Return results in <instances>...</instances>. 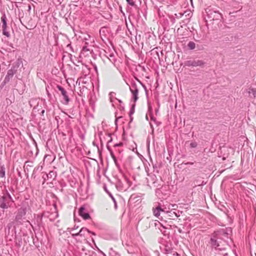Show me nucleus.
Masks as SVG:
<instances>
[{
    "instance_id": "nucleus-8",
    "label": "nucleus",
    "mask_w": 256,
    "mask_h": 256,
    "mask_svg": "<svg viewBox=\"0 0 256 256\" xmlns=\"http://www.w3.org/2000/svg\"><path fill=\"white\" fill-rule=\"evenodd\" d=\"M153 213L156 217H158L160 214L164 216V214H165V210L164 209L162 208L160 204H158V206H156L155 208H153Z\"/></svg>"
},
{
    "instance_id": "nucleus-37",
    "label": "nucleus",
    "mask_w": 256,
    "mask_h": 256,
    "mask_svg": "<svg viewBox=\"0 0 256 256\" xmlns=\"http://www.w3.org/2000/svg\"><path fill=\"white\" fill-rule=\"evenodd\" d=\"M160 192V188H156V194H158V193H159Z\"/></svg>"
},
{
    "instance_id": "nucleus-18",
    "label": "nucleus",
    "mask_w": 256,
    "mask_h": 256,
    "mask_svg": "<svg viewBox=\"0 0 256 256\" xmlns=\"http://www.w3.org/2000/svg\"><path fill=\"white\" fill-rule=\"evenodd\" d=\"M110 156H111V157L112 158V160H114V162L116 168L118 169H120V164H118L116 157L115 156L114 154V153L112 152H110Z\"/></svg>"
},
{
    "instance_id": "nucleus-22",
    "label": "nucleus",
    "mask_w": 256,
    "mask_h": 256,
    "mask_svg": "<svg viewBox=\"0 0 256 256\" xmlns=\"http://www.w3.org/2000/svg\"><path fill=\"white\" fill-rule=\"evenodd\" d=\"M0 177H5V168L3 166H0Z\"/></svg>"
},
{
    "instance_id": "nucleus-41",
    "label": "nucleus",
    "mask_w": 256,
    "mask_h": 256,
    "mask_svg": "<svg viewBox=\"0 0 256 256\" xmlns=\"http://www.w3.org/2000/svg\"><path fill=\"white\" fill-rule=\"evenodd\" d=\"M107 148L110 151V152H111V149H110V146H107Z\"/></svg>"
},
{
    "instance_id": "nucleus-26",
    "label": "nucleus",
    "mask_w": 256,
    "mask_h": 256,
    "mask_svg": "<svg viewBox=\"0 0 256 256\" xmlns=\"http://www.w3.org/2000/svg\"><path fill=\"white\" fill-rule=\"evenodd\" d=\"M215 15L214 16L216 20H221L222 18V15L218 12H214Z\"/></svg>"
},
{
    "instance_id": "nucleus-5",
    "label": "nucleus",
    "mask_w": 256,
    "mask_h": 256,
    "mask_svg": "<svg viewBox=\"0 0 256 256\" xmlns=\"http://www.w3.org/2000/svg\"><path fill=\"white\" fill-rule=\"evenodd\" d=\"M206 62L202 60H186L184 62V64L187 66H200L203 67L205 64Z\"/></svg>"
},
{
    "instance_id": "nucleus-23",
    "label": "nucleus",
    "mask_w": 256,
    "mask_h": 256,
    "mask_svg": "<svg viewBox=\"0 0 256 256\" xmlns=\"http://www.w3.org/2000/svg\"><path fill=\"white\" fill-rule=\"evenodd\" d=\"M136 0H126V2L129 5L134 8L136 7Z\"/></svg>"
},
{
    "instance_id": "nucleus-2",
    "label": "nucleus",
    "mask_w": 256,
    "mask_h": 256,
    "mask_svg": "<svg viewBox=\"0 0 256 256\" xmlns=\"http://www.w3.org/2000/svg\"><path fill=\"white\" fill-rule=\"evenodd\" d=\"M13 202L11 195L6 191V193L0 198V208L4 210L7 209L10 206Z\"/></svg>"
},
{
    "instance_id": "nucleus-42",
    "label": "nucleus",
    "mask_w": 256,
    "mask_h": 256,
    "mask_svg": "<svg viewBox=\"0 0 256 256\" xmlns=\"http://www.w3.org/2000/svg\"><path fill=\"white\" fill-rule=\"evenodd\" d=\"M82 50H84V51H85V50H88L86 48V47H84H84H83Z\"/></svg>"
},
{
    "instance_id": "nucleus-15",
    "label": "nucleus",
    "mask_w": 256,
    "mask_h": 256,
    "mask_svg": "<svg viewBox=\"0 0 256 256\" xmlns=\"http://www.w3.org/2000/svg\"><path fill=\"white\" fill-rule=\"evenodd\" d=\"M1 22H2V28H7V19L5 14L2 16Z\"/></svg>"
},
{
    "instance_id": "nucleus-39",
    "label": "nucleus",
    "mask_w": 256,
    "mask_h": 256,
    "mask_svg": "<svg viewBox=\"0 0 256 256\" xmlns=\"http://www.w3.org/2000/svg\"><path fill=\"white\" fill-rule=\"evenodd\" d=\"M67 48H70L71 50H72V46H71V44H68V46H67Z\"/></svg>"
},
{
    "instance_id": "nucleus-46",
    "label": "nucleus",
    "mask_w": 256,
    "mask_h": 256,
    "mask_svg": "<svg viewBox=\"0 0 256 256\" xmlns=\"http://www.w3.org/2000/svg\"><path fill=\"white\" fill-rule=\"evenodd\" d=\"M178 232H179L180 233H182V230H180V229H179V230H178Z\"/></svg>"
},
{
    "instance_id": "nucleus-43",
    "label": "nucleus",
    "mask_w": 256,
    "mask_h": 256,
    "mask_svg": "<svg viewBox=\"0 0 256 256\" xmlns=\"http://www.w3.org/2000/svg\"><path fill=\"white\" fill-rule=\"evenodd\" d=\"M44 110H42V112H41V114H44Z\"/></svg>"
},
{
    "instance_id": "nucleus-54",
    "label": "nucleus",
    "mask_w": 256,
    "mask_h": 256,
    "mask_svg": "<svg viewBox=\"0 0 256 256\" xmlns=\"http://www.w3.org/2000/svg\"><path fill=\"white\" fill-rule=\"evenodd\" d=\"M95 70H96V72L97 71V68L96 67L95 68Z\"/></svg>"
},
{
    "instance_id": "nucleus-35",
    "label": "nucleus",
    "mask_w": 256,
    "mask_h": 256,
    "mask_svg": "<svg viewBox=\"0 0 256 256\" xmlns=\"http://www.w3.org/2000/svg\"><path fill=\"white\" fill-rule=\"evenodd\" d=\"M31 9H32L31 5H30V4H28V12H30V10H31Z\"/></svg>"
},
{
    "instance_id": "nucleus-3",
    "label": "nucleus",
    "mask_w": 256,
    "mask_h": 256,
    "mask_svg": "<svg viewBox=\"0 0 256 256\" xmlns=\"http://www.w3.org/2000/svg\"><path fill=\"white\" fill-rule=\"evenodd\" d=\"M56 87L60 92V94L62 96L63 100L62 101V103L65 105L68 104L70 101V99L69 98L67 91L64 88L59 84H56Z\"/></svg>"
},
{
    "instance_id": "nucleus-40",
    "label": "nucleus",
    "mask_w": 256,
    "mask_h": 256,
    "mask_svg": "<svg viewBox=\"0 0 256 256\" xmlns=\"http://www.w3.org/2000/svg\"><path fill=\"white\" fill-rule=\"evenodd\" d=\"M124 180H126V182H127L128 183L130 182L129 180L128 179V178L124 177Z\"/></svg>"
},
{
    "instance_id": "nucleus-33",
    "label": "nucleus",
    "mask_w": 256,
    "mask_h": 256,
    "mask_svg": "<svg viewBox=\"0 0 256 256\" xmlns=\"http://www.w3.org/2000/svg\"><path fill=\"white\" fill-rule=\"evenodd\" d=\"M134 110L130 108V112H129L130 116H131L132 114H134Z\"/></svg>"
},
{
    "instance_id": "nucleus-52",
    "label": "nucleus",
    "mask_w": 256,
    "mask_h": 256,
    "mask_svg": "<svg viewBox=\"0 0 256 256\" xmlns=\"http://www.w3.org/2000/svg\"><path fill=\"white\" fill-rule=\"evenodd\" d=\"M58 216V214L57 212L56 213V217H57Z\"/></svg>"
},
{
    "instance_id": "nucleus-17",
    "label": "nucleus",
    "mask_w": 256,
    "mask_h": 256,
    "mask_svg": "<svg viewBox=\"0 0 256 256\" xmlns=\"http://www.w3.org/2000/svg\"><path fill=\"white\" fill-rule=\"evenodd\" d=\"M116 186L118 190H125L126 188L124 186L123 184L121 181L118 180L116 184Z\"/></svg>"
},
{
    "instance_id": "nucleus-53",
    "label": "nucleus",
    "mask_w": 256,
    "mask_h": 256,
    "mask_svg": "<svg viewBox=\"0 0 256 256\" xmlns=\"http://www.w3.org/2000/svg\"><path fill=\"white\" fill-rule=\"evenodd\" d=\"M110 197H111L112 198V196H113L111 194H110Z\"/></svg>"
},
{
    "instance_id": "nucleus-20",
    "label": "nucleus",
    "mask_w": 256,
    "mask_h": 256,
    "mask_svg": "<svg viewBox=\"0 0 256 256\" xmlns=\"http://www.w3.org/2000/svg\"><path fill=\"white\" fill-rule=\"evenodd\" d=\"M188 47L190 50H193L196 48V44L192 41H190L188 44Z\"/></svg>"
},
{
    "instance_id": "nucleus-56",
    "label": "nucleus",
    "mask_w": 256,
    "mask_h": 256,
    "mask_svg": "<svg viewBox=\"0 0 256 256\" xmlns=\"http://www.w3.org/2000/svg\"><path fill=\"white\" fill-rule=\"evenodd\" d=\"M0 256H2V255L0 254Z\"/></svg>"
},
{
    "instance_id": "nucleus-44",
    "label": "nucleus",
    "mask_w": 256,
    "mask_h": 256,
    "mask_svg": "<svg viewBox=\"0 0 256 256\" xmlns=\"http://www.w3.org/2000/svg\"><path fill=\"white\" fill-rule=\"evenodd\" d=\"M132 118H132V116H130V122H131L132 120Z\"/></svg>"
},
{
    "instance_id": "nucleus-1",
    "label": "nucleus",
    "mask_w": 256,
    "mask_h": 256,
    "mask_svg": "<svg viewBox=\"0 0 256 256\" xmlns=\"http://www.w3.org/2000/svg\"><path fill=\"white\" fill-rule=\"evenodd\" d=\"M226 238H228V234L224 230H220L212 234L209 244L212 248L223 251L226 250L224 244Z\"/></svg>"
},
{
    "instance_id": "nucleus-47",
    "label": "nucleus",
    "mask_w": 256,
    "mask_h": 256,
    "mask_svg": "<svg viewBox=\"0 0 256 256\" xmlns=\"http://www.w3.org/2000/svg\"><path fill=\"white\" fill-rule=\"evenodd\" d=\"M151 120H154V118L153 116H152V118H151Z\"/></svg>"
},
{
    "instance_id": "nucleus-27",
    "label": "nucleus",
    "mask_w": 256,
    "mask_h": 256,
    "mask_svg": "<svg viewBox=\"0 0 256 256\" xmlns=\"http://www.w3.org/2000/svg\"><path fill=\"white\" fill-rule=\"evenodd\" d=\"M2 30L3 34L6 36L7 38H9L10 36V34L9 32L7 31L6 28H2Z\"/></svg>"
},
{
    "instance_id": "nucleus-14",
    "label": "nucleus",
    "mask_w": 256,
    "mask_h": 256,
    "mask_svg": "<svg viewBox=\"0 0 256 256\" xmlns=\"http://www.w3.org/2000/svg\"><path fill=\"white\" fill-rule=\"evenodd\" d=\"M14 74V70L13 69L8 70L7 74L5 78V80L8 81L10 78H12Z\"/></svg>"
},
{
    "instance_id": "nucleus-32",
    "label": "nucleus",
    "mask_w": 256,
    "mask_h": 256,
    "mask_svg": "<svg viewBox=\"0 0 256 256\" xmlns=\"http://www.w3.org/2000/svg\"><path fill=\"white\" fill-rule=\"evenodd\" d=\"M123 145V143L122 142H119L118 144H114V147H118V146H121Z\"/></svg>"
},
{
    "instance_id": "nucleus-36",
    "label": "nucleus",
    "mask_w": 256,
    "mask_h": 256,
    "mask_svg": "<svg viewBox=\"0 0 256 256\" xmlns=\"http://www.w3.org/2000/svg\"><path fill=\"white\" fill-rule=\"evenodd\" d=\"M193 164H194V162H188L185 164H186V165H188V164L192 165Z\"/></svg>"
},
{
    "instance_id": "nucleus-49",
    "label": "nucleus",
    "mask_w": 256,
    "mask_h": 256,
    "mask_svg": "<svg viewBox=\"0 0 256 256\" xmlns=\"http://www.w3.org/2000/svg\"><path fill=\"white\" fill-rule=\"evenodd\" d=\"M117 122H118V118H116L115 120V123L116 124Z\"/></svg>"
},
{
    "instance_id": "nucleus-13",
    "label": "nucleus",
    "mask_w": 256,
    "mask_h": 256,
    "mask_svg": "<svg viewBox=\"0 0 256 256\" xmlns=\"http://www.w3.org/2000/svg\"><path fill=\"white\" fill-rule=\"evenodd\" d=\"M247 92L248 93V96L250 98H254L256 97V88H249Z\"/></svg>"
},
{
    "instance_id": "nucleus-25",
    "label": "nucleus",
    "mask_w": 256,
    "mask_h": 256,
    "mask_svg": "<svg viewBox=\"0 0 256 256\" xmlns=\"http://www.w3.org/2000/svg\"><path fill=\"white\" fill-rule=\"evenodd\" d=\"M109 60L112 63L114 64L116 62V58L113 54H110L108 58Z\"/></svg>"
},
{
    "instance_id": "nucleus-10",
    "label": "nucleus",
    "mask_w": 256,
    "mask_h": 256,
    "mask_svg": "<svg viewBox=\"0 0 256 256\" xmlns=\"http://www.w3.org/2000/svg\"><path fill=\"white\" fill-rule=\"evenodd\" d=\"M49 214L48 212H44L43 213H42L40 214H38L37 215L36 217V221L38 222V226H40L41 224H42V220L43 217H46L48 218L49 216L48 214Z\"/></svg>"
},
{
    "instance_id": "nucleus-24",
    "label": "nucleus",
    "mask_w": 256,
    "mask_h": 256,
    "mask_svg": "<svg viewBox=\"0 0 256 256\" xmlns=\"http://www.w3.org/2000/svg\"><path fill=\"white\" fill-rule=\"evenodd\" d=\"M154 225L156 226H157L159 228V226H161L162 227H163L164 228H168V226H164V225L160 223V222L158 221H156V222H154Z\"/></svg>"
},
{
    "instance_id": "nucleus-38",
    "label": "nucleus",
    "mask_w": 256,
    "mask_h": 256,
    "mask_svg": "<svg viewBox=\"0 0 256 256\" xmlns=\"http://www.w3.org/2000/svg\"><path fill=\"white\" fill-rule=\"evenodd\" d=\"M136 104H134L132 106L131 109L134 110Z\"/></svg>"
},
{
    "instance_id": "nucleus-50",
    "label": "nucleus",
    "mask_w": 256,
    "mask_h": 256,
    "mask_svg": "<svg viewBox=\"0 0 256 256\" xmlns=\"http://www.w3.org/2000/svg\"><path fill=\"white\" fill-rule=\"evenodd\" d=\"M112 140V138H110V140L108 142H111Z\"/></svg>"
},
{
    "instance_id": "nucleus-19",
    "label": "nucleus",
    "mask_w": 256,
    "mask_h": 256,
    "mask_svg": "<svg viewBox=\"0 0 256 256\" xmlns=\"http://www.w3.org/2000/svg\"><path fill=\"white\" fill-rule=\"evenodd\" d=\"M116 95V93L114 92H110V94H109V97H110V102L113 104L114 102V99H116V100H117V98H116L114 97ZM112 106H114V104H112Z\"/></svg>"
},
{
    "instance_id": "nucleus-11",
    "label": "nucleus",
    "mask_w": 256,
    "mask_h": 256,
    "mask_svg": "<svg viewBox=\"0 0 256 256\" xmlns=\"http://www.w3.org/2000/svg\"><path fill=\"white\" fill-rule=\"evenodd\" d=\"M164 216L168 218L169 219H174V209L171 210L170 211H165V214H164Z\"/></svg>"
},
{
    "instance_id": "nucleus-48",
    "label": "nucleus",
    "mask_w": 256,
    "mask_h": 256,
    "mask_svg": "<svg viewBox=\"0 0 256 256\" xmlns=\"http://www.w3.org/2000/svg\"><path fill=\"white\" fill-rule=\"evenodd\" d=\"M10 46H11V47H12V48H14V47H13V46H12V44H10Z\"/></svg>"
},
{
    "instance_id": "nucleus-6",
    "label": "nucleus",
    "mask_w": 256,
    "mask_h": 256,
    "mask_svg": "<svg viewBox=\"0 0 256 256\" xmlns=\"http://www.w3.org/2000/svg\"><path fill=\"white\" fill-rule=\"evenodd\" d=\"M88 206L86 205H83L79 208V215L84 220H88L90 218L89 212L88 210Z\"/></svg>"
},
{
    "instance_id": "nucleus-4",
    "label": "nucleus",
    "mask_w": 256,
    "mask_h": 256,
    "mask_svg": "<svg viewBox=\"0 0 256 256\" xmlns=\"http://www.w3.org/2000/svg\"><path fill=\"white\" fill-rule=\"evenodd\" d=\"M130 90L132 94V99L135 103L138 100V88L135 82H131L130 86Z\"/></svg>"
},
{
    "instance_id": "nucleus-34",
    "label": "nucleus",
    "mask_w": 256,
    "mask_h": 256,
    "mask_svg": "<svg viewBox=\"0 0 256 256\" xmlns=\"http://www.w3.org/2000/svg\"><path fill=\"white\" fill-rule=\"evenodd\" d=\"M165 251L166 254H170L171 252V250L170 248H166Z\"/></svg>"
},
{
    "instance_id": "nucleus-28",
    "label": "nucleus",
    "mask_w": 256,
    "mask_h": 256,
    "mask_svg": "<svg viewBox=\"0 0 256 256\" xmlns=\"http://www.w3.org/2000/svg\"><path fill=\"white\" fill-rule=\"evenodd\" d=\"M182 214V211H180L174 209V216L176 218H178L180 216V214Z\"/></svg>"
},
{
    "instance_id": "nucleus-21",
    "label": "nucleus",
    "mask_w": 256,
    "mask_h": 256,
    "mask_svg": "<svg viewBox=\"0 0 256 256\" xmlns=\"http://www.w3.org/2000/svg\"><path fill=\"white\" fill-rule=\"evenodd\" d=\"M109 256H120V255L112 248H110L108 252Z\"/></svg>"
},
{
    "instance_id": "nucleus-45",
    "label": "nucleus",
    "mask_w": 256,
    "mask_h": 256,
    "mask_svg": "<svg viewBox=\"0 0 256 256\" xmlns=\"http://www.w3.org/2000/svg\"><path fill=\"white\" fill-rule=\"evenodd\" d=\"M116 100H118V102H120V103H122V101L120 100H118L117 99Z\"/></svg>"
},
{
    "instance_id": "nucleus-31",
    "label": "nucleus",
    "mask_w": 256,
    "mask_h": 256,
    "mask_svg": "<svg viewBox=\"0 0 256 256\" xmlns=\"http://www.w3.org/2000/svg\"><path fill=\"white\" fill-rule=\"evenodd\" d=\"M112 200L114 204V208L116 210L118 208L117 204H116V200L115 198H114V196H112Z\"/></svg>"
},
{
    "instance_id": "nucleus-30",
    "label": "nucleus",
    "mask_w": 256,
    "mask_h": 256,
    "mask_svg": "<svg viewBox=\"0 0 256 256\" xmlns=\"http://www.w3.org/2000/svg\"><path fill=\"white\" fill-rule=\"evenodd\" d=\"M136 80L140 82V85L142 86L144 88V89L145 91H146V92L147 93V89H146V86H145V84H144L140 80H138V79L136 78Z\"/></svg>"
},
{
    "instance_id": "nucleus-9",
    "label": "nucleus",
    "mask_w": 256,
    "mask_h": 256,
    "mask_svg": "<svg viewBox=\"0 0 256 256\" xmlns=\"http://www.w3.org/2000/svg\"><path fill=\"white\" fill-rule=\"evenodd\" d=\"M86 232H88L92 234V235H96L94 232L90 231L88 228H82L76 234H72V236L73 238H74L76 236H84Z\"/></svg>"
},
{
    "instance_id": "nucleus-51",
    "label": "nucleus",
    "mask_w": 256,
    "mask_h": 256,
    "mask_svg": "<svg viewBox=\"0 0 256 256\" xmlns=\"http://www.w3.org/2000/svg\"><path fill=\"white\" fill-rule=\"evenodd\" d=\"M224 256H228V254L226 253L224 254Z\"/></svg>"
},
{
    "instance_id": "nucleus-29",
    "label": "nucleus",
    "mask_w": 256,
    "mask_h": 256,
    "mask_svg": "<svg viewBox=\"0 0 256 256\" xmlns=\"http://www.w3.org/2000/svg\"><path fill=\"white\" fill-rule=\"evenodd\" d=\"M197 146H198V144L196 142H192L190 144V147L192 148H196Z\"/></svg>"
},
{
    "instance_id": "nucleus-55",
    "label": "nucleus",
    "mask_w": 256,
    "mask_h": 256,
    "mask_svg": "<svg viewBox=\"0 0 256 256\" xmlns=\"http://www.w3.org/2000/svg\"><path fill=\"white\" fill-rule=\"evenodd\" d=\"M54 207L56 206V204H54Z\"/></svg>"
},
{
    "instance_id": "nucleus-12",
    "label": "nucleus",
    "mask_w": 256,
    "mask_h": 256,
    "mask_svg": "<svg viewBox=\"0 0 256 256\" xmlns=\"http://www.w3.org/2000/svg\"><path fill=\"white\" fill-rule=\"evenodd\" d=\"M12 226H13V224L12 222H10L6 226V227L5 228V232H6V234H7L8 235H11L12 236L13 231L10 230L12 228Z\"/></svg>"
},
{
    "instance_id": "nucleus-16",
    "label": "nucleus",
    "mask_w": 256,
    "mask_h": 256,
    "mask_svg": "<svg viewBox=\"0 0 256 256\" xmlns=\"http://www.w3.org/2000/svg\"><path fill=\"white\" fill-rule=\"evenodd\" d=\"M54 175H55L54 172L51 171L48 174H45L42 176V178H44V181L45 182L46 180V178L47 179H48V178L52 179V177L54 176V177H55L56 176Z\"/></svg>"
},
{
    "instance_id": "nucleus-7",
    "label": "nucleus",
    "mask_w": 256,
    "mask_h": 256,
    "mask_svg": "<svg viewBox=\"0 0 256 256\" xmlns=\"http://www.w3.org/2000/svg\"><path fill=\"white\" fill-rule=\"evenodd\" d=\"M26 212V208L22 207L18 209L15 217V221L17 222L20 223L22 220V218L25 216Z\"/></svg>"
}]
</instances>
